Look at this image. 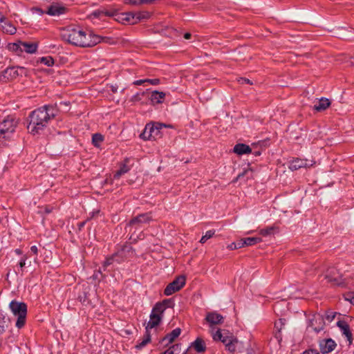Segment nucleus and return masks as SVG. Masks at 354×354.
<instances>
[{
	"instance_id": "nucleus-43",
	"label": "nucleus",
	"mask_w": 354,
	"mask_h": 354,
	"mask_svg": "<svg viewBox=\"0 0 354 354\" xmlns=\"http://www.w3.org/2000/svg\"><path fill=\"white\" fill-rule=\"evenodd\" d=\"M31 11L32 12V13H36L39 15H42L43 14L46 13V12H44V10H42L41 8H39L38 7L32 8L31 9Z\"/></svg>"
},
{
	"instance_id": "nucleus-3",
	"label": "nucleus",
	"mask_w": 354,
	"mask_h": 354,
	"mask_svg": "<svg viewBox=\"0 0 354 354\" xmlns=\"http://www.w3.org/2000/svg\"><path fill=\"white\" fill-rule=\"evenodd\" d=\"M9 307L12 314L17 317L16 326L21 328L26 324L27 305L24 302L13 300L10 303Z\"/></svg>"
},
{
	"instance_id": "nucleus-50",
	"label": "nucleus",
	"mask_w": 354,
	"mask_h": 354,
	"mask_svg": "<svg viewBox=\"0 0 354 354\" xmlns=\"http://www.w3.org/2000/svg\"><path fill=\"white\" fill-rule=\"evenodd\" d=\"M30 251H31V252H32L34 254H37V252H38L37 247L36 245H32V246L30 248Z\"/></svg>"
},
{
	"instance_id": "nucleus-9",
	"label": "nucleus",
	"mask_w": 354,
	"mask_h": 354,
	"mask_svg": "<svg viewBox=\"0 0 354 354\" xmlns=\"http://www.w3.org/2000/svg\"><path fill=\"white\" fill-rule=\"evenodd\" d=\"M319 349L322 354H327L333 351L337 344L331 338L324 339L319 341Z\"/></svg>"
},
{
	"instance_id": "nucleus-2",
	"label": "nucleus",
	"mask_w": 354,
	"mask_h": 354,
	"mask_svg": "<svg viewBox=\"0 0 354 354\" xmlns=\"http://www.w3.org/2000/svg\"><path fill=\"white\" fill-rule=\"evenodd\" d=\"M62 37L68 43L82 48L93 47L100 43L102 40L98 35L92 33L86 34L82 30L73 28L64 29L62 32Z\"/></svg>"
},
{
	"instance_id": "nucleus-31",
	"label": "nucleus",
	"mask_w": 354,
	"mask_h": 354,
	"mask_svg": "<svg viewBox=\"0 0 354 354\" xmlns=\"http://www.w3.org/2000/svg\"><path fill=\"white\" fill-rule=\"evenodd\" d=\"M261 241L260 237H248L244 239V243L245 246L254 245Z\"/></svg>"
},
{
	"instance_id": "nucleus-27",
	"label": "nucleus",
	"mask_w": 354,
	"mask_h": 354,
	"mask_svg": "<svg viewBox=\"0 0 354 354\" xmlns=\"http://www.w3.org/2000/svg\"><path fill=\"white\" fill-rule=\"evenodd\" d=\"M151 341L150 332L146 330L145 335L142 341L136 344V348L137 349H142Z\"/></svg>"
},
{
	"instance_id": "nucleus-19",
	"label": "nucleus",
	"mask_w": 354,
	"mask_h": 354,
	"mask_svg": "<svg viewBox=\"0 0 354 354\" xmlns=\"http://www.w3.org/2000/svg\"><path fill=\"white\" fill-rule=\"evenodd\" d=\"M3 23V24L1 25V28L3 32L9 35H14L16 33L17 28L12 24L5 20Z\"/></svg>"
},
{
	"instance_id": "nucleus-15",
	"label": "nucleus",
	"mask_w": 354,
	"mask_h": 354,
	"mask_svg": "<svg viewBox=\"0 0 354 354\" xmlns=\"http://www.w3.org/2000/svg\"><path fill=\"white\" fill-rule=\"evenodd\" d=\"M149 317V321L145 328L146 330L148 332H150L151 329L158 326L162 319V317L152 312L151 313Z\"/></svg>"
},
{
	"instance_id": "nucleus-10",
	"label": "nucleus",
	"mask_w": 354,
	"mask_h": 354,
	"mask_svg": "<svg viewBox=\"0 0 354 354\" xmlns=\"http://www.w3.org/2000/svg\"><path fill=\"white\" fill-rule=\"evenodd\" d=\"M205 320L211 328L214 329V325L221 324L223 322L224 317L216 312H209L207 314Z\"/></svg>"
},
{
	"instance_id": "nucleus-20",
	"label": "nucleus",
	"mask_w": 354,
	"mask_h": 354,
	"mask_svg": "<svg viewBox=\"0 0 354 354\" xmlns=\"http://www.w3.org/2000/svg\"><path fill=\"white\" fill-rule=\"evenodd\" d=\"M22 52L25 51L28 53H35L37 50V43L24 42L21 41Z\"/></svg>"
},
{
	"instance_id": "nucleus-25",
	"label": "nucleus",
	"mask_w": 354,
	"mask_h": 354,
	"mask_svg": "<svg viewBox=\"0 0 354 354\" xmlns=\"http://www.w3.org/2000/svg\"><path fill=\"white\" fill-rule=\"evenodd\" d=\"M232 335H225L223 333L221 330H216L215 333H212V337L215 341H221L223 342V339H230V337H232Z\"/></svg>"
},
{
	"instance_id": "nucleus-11",
	"label": "nucleus",
	"mask_w": 354,
	"mask_h": 354,
	"mask_svg": "<svg viewBox=\"0 0 354 354\" xmlns=\"http://www.w3.org/2000/svg\"><path fill=\"white\" fill-rule=\"evenodd\" d=\"M314 164L315 162L312 160L296 158L290 162L289 168L291 170H297L300 168L311 167Z\"/></svg>"
},
{
	"instance_id": "nucleus-21",
	"label": "nucleus",
	"mask_w": 354,
	"mask_h": 354,
	"mask_svg": "<svg viewBox=\"0 0 354 354\" xmlns=\"http://www.w3.org/2000/svg\"><path fill=\"white\" fill-rule=\"evenodd\" d=\"M251 148L245 144H237L234 147V152L238 155L250 153Z\"/></svg>"
},
{
	"instance_id": "nucleus-58",
	"label": "nucleus",
	"mask_w": 354,
	"mask_h": 354,
	"mask_svg": "<svg viewBox=\"0 0 354 354\" xmlns=\"http://www.w3.org/2000/svg\"><path fill=\"white\" fill-rule=\"evenodd\" d=\"M111 91L113 92V93H116L117 92V87L114 86H111Z\"/></svg>"
},
{
	"instance_id": "nucleus-39",
	"label": "nucleus",
	"mask_w": 354,
	"mask_h": 354,
	"mask_svg": "<svg viewBox=\"0 0 354 354\" xmlns=\"http://www.w3.org/2000/svg\"><path fill=\"white\" fill-rule=\"evenodd\" d=\"M149 17L148 12H136V20H137V23L141 19H146Z\"/></svg>"
},
{
	"instance_id": "nucleus-28",
	"label": "nucleus",
	"mask_w": 354,
	"mask_h": 354,
	"mask_svg": "<svg viewBox=\"0 0 354 354\" xmlns=\"http://www.w3.org/2000/svg\"><path fill=\"white\" fill-rule=\"evenodd\" d=\"M123 18L122 20L126 21L130 24H136L137 20H136V13L134 12H127L122 14Z\"/></svg>"
},
{
	"instance_id": "nucleus-52",
	"label": "nucleus",
	"mask_w": 354,
	"mask_h": 354,
	"mask_svg": "<svg viewBox=\"0 0 354 354\" xmlns=\"http://www.w3.org/2000/svg\"><path fill=\"white\" fill-rule=\"evenodd\" d=\"M236 243H232L230 245H228V248L231 250H236Z\"/></svg>"
},
{
	"instance_id": "nucleus-38",
	"label": "nucleus",
	"mask_w": 354,
	"mask_h": 354,
	"mask_svg": "<svg viewBox=\"0 0 354 354\" xmlns=\"http://www.w3.org/2000/svg\"><path fill=\"white\" fill-rule=\"evenodd\" d=\"M274 231V227H268L265 229H262L260 230V234L263 236H268L272 234Z\"/></svg>"
},
{
	"instance_id": "nucleus-6",
	"label": "nucleus",
	"mask_w": 354,
	"mask_h": 354,
	"mask_svg": "<svg viewBox=\"0 0 354 354\" xmlns=\"http://www.w3.org/2000/svg\"><path fill=\"white\" fill-rule=\"evenodd\" d=\"M324 325L325 322L323 316L319 313H315L308 318L307 330L309 332L314 331L318 333L324 330Z\"/></svg>"
},
{
	"instance_id": "nucleus-35",
	"label": "nucleus",
	"mask_w": 354,
	"mask_h": 354,
	"mask_svg": "<svg viewBox=\"0 0 354 354\" xmlns=\"http://www.w3.org/2000/svg\"><path fill=\"white\" fill-rule=\"evenodd\" d=\"M179 345L175 344L171 346L169 348L160 354H178L179 353Z\"/></svg>"
},
{
	"instance_id": "nucleus-49",
	"label": "nucleus",
	"mask_w": 354,
	"mask_h": 354,
	"mask_svg": "<svg viewBox=\"0 0 354 354\" xmlns=\"http://www.w3.org/2000/svg\"><path fill=\"white\" fill-rule=\"evenodd\" d=\"M145 82H147L146 79H145V80H136V81L133 82V84L134 85H142V84H143Z\"/></svg>"
},
{
	"instance_id": "nucleus-1",
	"label": "nucleus",
	"mask_w": 354,
	"mask_h": 354,
	"mask_svg": "<svg viewBox=\"0 0 354 354\" xmlns=\"http://www.w3.org/2000/svg\"><path fill=\"white\" fill-rule=\"evenodd\" d=\"M57 113V110L51 105H45L32 111L28 125L29 132L33 135L39 133L47 126L49 120L55 117Z\"/></svg>"
},
{
	"instance_id": "nucleus-51",
	"label": "nucleus",
	"mask_w": 354,
	"mask_h": 354,
	"mask_svg": "<svg viewBox=\"0 0 354 354\" xmlns=\"http://www.w3.org/2000/svg\"><path fill=\"white\" fill-rule=\"evenodd\" d=\"M239 82H241V84H243V83L251 84L250 80L246 79V78H243V77L240 78Z\"/></svg>"
},
{
	"instance_id": "nucleus-46",
	"label": "nucleus",
	"mask_w": 354,
	"mask_h": 354,
	"mask_svg": "<svg viewBox=\"0 0 354 354\" xmlns=\"http://www.w3.org/2000/svg\"><path fill=\"white\" fill-rule=\"evenodd\" d=\"M236 249L241 248L243 247H245V243H244V239H241V240L236 242Z\"/></svg>"
},
{
	"instance_id": "nucleus-30",
	"label": "nucleus",
	"mask_w": 354,
	"mask_h": 354,
	"mask_svg": "<svg viewBox=\"0 0 354 354\" xmlns=\"http://www.w3.org/2000/svg\"><path fill=\"white\" fill-rule=\"evenodd\" d=\"M166 310L165 307H164L160 302H158L156 304V305L153 306L152 309V313H154L156 314H158V315L163 317V313L165 310Z\"/></svg>"
},
{
	"instance_id": "nucleus-13",
	"label": "nucleus",
	"mask_w": 354,
	"mask_h": 354,
	"mask_svg": "<svg viewBox=\"0 0 354 354\" xmlns=\"http://www.w3.org/2000/svg\"><path fill=\"white\" fill-rule=\"evenodd\" d=\"M66 11V7L59 3H53L48 6L46 13L50 16L58 17L61 15L64 14Z\"/></svg>"
},
{
	"instance_id": "nucleus-23",
	"label": "nucleus",
	"mask_w": 354,
	"mask_h": 354,
	"mask_svg": "<svg viewBox=\"0 0 354 354\" xmlns=\"http://www.w3.org/2000/svg\"><path fill=\"white\" fill-rule=\"evenodd\" d=\"M238 342L237 339L232 336L230 337V339H223V343L225 345L226 348L231 353H233L236 350V344Z\"/></svg>"
},
{
	"instance_id": "nucleus-34",
	"label": "nucleus",
	"mask_w": 354,
	"mask_h": 354,
	"mask_svg": "<svg viewBox=\"0 0 354 354\" xmlns=\"http://www.w3.org/2000/svg\"><path fill=\"white\" fill-rule=\"evenodd\" d=\"M102 141L103 136L100 133H95L92 137V142L95 147H99Z\"/></svg>"
},
{
	"instance_id": "nucleus-63",
	"label": "nucleus",
	"mask_w": 354,
	"mask_h": 354,
	"mask_svg": "<svg viewBox=\"0 0 354 354\" xmlns=\"http://www.w3.org/2000/svg\"><path fill=\"white\" fill-rule=\"evenodd\" d=\"M93 277H94L95 278H97V274H94V275H93Z\"/></svg>"
},
{
	"instance_id": "nucleus-54",
	"label": "nucleus",
	"mask_w": 354,
	"mask_h": 354,
	"mask_svg": "<svg viewBox=\"0 0 354 354\" xmlns=\"http://www.w3.org/2000/svg\"><path fill=\"white\" fill-rule=\"evenodd\" d=\"M191 37H192V35L189 32H187L184 35V38L185 39H189L191 38Z\"/></svg>"
},
{
	"instance_id": "nucleus-47",
	"label": "nucleus",
	"mask_w": 354,
	"mask_h": 354,
	"mask_svg": "<svg viewBox=\"0 0 354 354\" xmlns=\"http://www.w3.org/2000/svg\"><path fill=\"white\" fill-rule=\"evenodd\" d=\"M303 354H319V353L315 349H310L304 351Z\"/></svg>"
},
{
	"instance_id": "nucleus-12",
	"label": "nucleus",
	"mask_w": 354,
	"mask_h": 354,
	"mask_svg": "<svg viewBox=\"0 0 354 354\" xmlns=\"http://www.w3.org/2000/svg\"><path fill=\"white\" fill-rule=\"evenodd\" d=\"M159 129L153 125L147 124L143 132L140 135V137L143 140H150L155 138L156 136L158 133Z\"/></svg>"
},
{
	"instance_id": "nucleus-45",
	"label": "nucleus",
	"mask_w": 354,
	"mask_h": 354,
	"mask_svg": "<svg viewBox=\"0 0 354 354\" xmlns=\"http://www.w3.org/2000/svg\"><path fill=\"white\" fill-rule=\"evenodd\" d=\"M147 82L152 84V85H158L160 84V80L159 79H146Z\"/></svg>"
},
{
	"instance_id": "nucleus-7",
	"label": "nucleus",
	"mask_w": 354,
	"mask_h": 354,
	"mask_svg": "<svg viewBox=\"0 0 354 354\" xmlns=\"http://www.w3.org/2000/svg\"><path fill=\"white\" fill-rule=\"evenodd\" d=\"M185 276L177 277L172 282L169 283L165 288L164 294L167 296L171 295L176 292L180 290L185 284Z\"/></svg>"
},
{
	"instance_id": "nucleus-41",
	"label": "nucleus",
	"mask_w": 354,
	"mask_h": 354,
	"mask_svg": "<svg viewBox=\"0 0 354 354\" xmlns=\"http://www.w3.org/2000/svg\"><path fill=\"white\" fill-rule=\"evenodd\" d=\"M5 73L6 74H9L10 76H12V77H15L17 76L18 74H17V71L15 69V68H7L6 71H5Z\"/></svg>"
},
{
	"instance_id": "nucleus-53",
	"label": "nucleus",
	"mask_w": 354,
	"mask_h": 354,
	"mask_svg": "<svg viewBox=\"0 0 354 354\" xmlns=\"http://www.w3.org/2000/svg\"><path fill=\"white\" fill-rule=\"evenodd\" d=\"M281 331H277L275 334V337L277 339H278L279 341H280L281 339Z\"/></svg>"
},
{
	"instance_id": "nucleus-61",
	"label": "nucleus",
	"mask_w": 354,
	"mask_h": 354,
	"mask_svg": "<svg viewBox=\"0 0 354 354\" xmlns=\"http://www.w3.org/2000/svg\"><path fill=\"white\" fill-rule=\"evenodd\" d=\"M106 15H109V16L113 15V14H111L109 12H106Z\"/></svg>"
},
{
	"instance_id": "nucleus-57",
	"label": "nucleus",
	"mask_w": 354,
	"mask_h": 354,
	"mask_svg": "<svg viewBox=\"0 0 354 354\" xmlns=\"http://www.w3.org/2000/svg\"><path fill=\"white\" fill-rule=\"evenodd\" d=\"M100 212L99 210L93 211L91 213V217H94L95 214H98Z\"/></svg>"
},
{
	"instance_id": "nucleus-40",
	"label": "nucleus",
	"mask_w": 354,
	"mask_h": 354,
	"mask_svg": "<svg viewBox=\"0 0 354 354\" xmlns=\"http://www.w3.org/2000/svg\"><path fill=\"white\" fill-rule=\"evenodd\" d=\"M147 92V91H143L141 93H136V95L132 96L131 100L132 102H139V101H140L141 99H142V96H144L146 94Z\"/></svg>"
},
{
	"instance_id": "nucleus-60",
	"label": "nucleus",
	"mask_w": 354,
	"mask_h": 354,
	"mask_svg": "<svg viewBox=\"0 0 354 354\" xmlns=\"http://www.w3.org/2000/svg\"><path fill=\"white\" fill-rule=\"evenodd\" d=\"M100 12H98V13H97L96 12H93V15H95V17H99V16H100Z\"/></svg>"
},
{
	"instance_id": "nucleus-14",
	"label": "nucleus",
	"mask_w": 354,
	"mask_h": 354,
	"mask_svg": "<svg viewBox=\"0 0 354 354\" xmlns=\"http://www.w3.org/2000/svg\"><path fill=\"white\" fill-rule=\"evenodd\" d=\"M166 93L162 91H153L151 92L149 100L152 105L161 104L164 102Z\"/></svg>"
},
{
	"instance_id": "nucleus-62",
	"label": "nucleus",
	"mask_w": 354,
	"mask_h": 354,
	"mask_svg": "<svg viewBox=\"0 0 354 354\" xmlns=\"http://www.w3.org/2000/svg\"><path fill=\"white\" fill-rule=\"evenodd\" d=\"M65 104L66 106L68 105V104L66 102H64V103L60 102V104Z\"/></svg>"
},
{
	"instance_id": "nucleus-32",
	"label": "nucleus",
	"mask_w": 354,
	"mask_h": 354,
	"mask_svg": "<svg viewBox=\"0 0 354 354\" xmlns=\"http://www.w3.org/2000/svg\"><path fill=\"white\" fill-rule=\"evenodd\" d=\"M8 327V323L5 316L0 313V334L3 333Z\"/></svg>"
},
{
	"instance_id": "nucleus-42",
	"label": "nucleus",
	"mask_w": 354,
	"mask_h": 354,
	"mask_svg": "<svg viewBox=\"0 0 354 354\" xmlns=\"http://www.w3.org/2000/svg\"><path fill=\"white\" fill-rule=\"evenodd\" d=\"M284 325V323L281 319L279 320V322H275L274 327L277 330V331H281L282 329V326Z\"/></svg>"
},
{
	"instance_id": "nucleus-59",
	"label": "nucleus",
	"mask_w": 354,
	"mask_h": 354,
	"mask_svg": "<svg viewBox=\"0 0 354 354\" xmlns=\"http://www.w3.org/2000/svg\"><path fill=\"white\" fill-rule=\"evenodd\" d=\"M15 252H16L17 254H21V250H20L19 249H17V250H15Z\"/></svg>"
},
{
	"instance_id": "nucleus-29",
	"label": "nucleus",
	"mask_w": 354,
	"mask_h": 354,
	"mask_svg": "<svg viewBox=\"0 0 354 354\" xmlns=\"http://www.w3.org/2000/svg\"><path fill=\"white\" fill-rule=\"evenodd\" d=\"M129 167H128L125 163L123 164L120 167V169L118 171H117L116 173L114 174V179H119L122 175L127 173L129 171Z\"/></svg>"
},
{
	"instance_id": "nucleus-17",
	"label": "nucleus",
	"mask_w": 354,
	"mask_h": 354,
	"mask_svg": "<svg viewBox=\"0 0 354 354\" xmlns=\"http://www.w3.org/2000/svg\"><path fill=\"white\" fill-rule=\"evenodd\" d=\"M181 333V330L180 328H176L174 329L171 333H168L165 335L162 339L161 342H166L165 346H168L169 344L172 343L180 335Z\"/></svg>"
},
{
	"instance_id": "nucleus-16",
	"label": "nucleus",
	"mask_w": 354,
	"mask_h": 354,
	"mask_svg": "<svg viewBox=\"0 0 354 354\" xmlns=\"http://www.w3.org/2000/svg\"><path fill=\"white\" fill-rule=\"evenodd\" d=\"M337 326L339 328L341 332L345 335L349 344L352 342V333L350 330L349 325L345 321H339L337 322Z\"/></svg>"
},
{
	"instance_id": "nucleus-18",
	"label": "nucleus",
	"mask_w": 354,
	"mask_h": 354,
	"mask_svg": "<svg viewBox=\"0 0 354 354\" xmlns=\"http://www.w3.org/2000/svg\"><path fill=\"white\" fill-rule=\"evenodd\" d=\"M152 218L150 213L140 214L131 220L129 225H133L136 223H147L151 221Z\"/></svg>"
},
{
	"instance_id": "nucleus-4",
	"label": "nucleus",
	"mask_w": 354,
	"mask_h": 354,
	"mask_svg": "<svg viewBox=\"0 0 354 354\" xmlns=\"http://www.w3.org/2000/svg\"><path fill=\"white\" fill-rule=\"evenodd\" d=\"M133 255L134 251L132 247L130 245H124L115 254L106 259L104 263V267L106 268L111 265L113 261L120 263Z\"/></svg>"
},
{
	"instance_id": "nucleus-37",
	"label": "nucleus",
	"mask_w": 354,
	"mask_h": 354,
	"mask_svg": "<svg viewBox=\"0 0 354 354\" xmlns=\"http://www.w3.org/2000/svg\"><path fill=\"white\" fill-rule=\"evenodd\" d=\"M160 303L166 309L174 306V301L172 299H165L160 301Z\"/></svg>"
},
{
	"instance_id": "nucleus-48",
	"label": "nucleus",
	"mask_w": 354,
	"mask_h": 354,
	"mask_svg": "<svg viewBox=\"0 0 354 354\" xmlns=\"http://www.w3.org/2000/svg\"><path fill=\"white\" fill-rule=\"evenodd\" d=\"M26 257H24L19 263L21 268H23L26 265Z\"/></svg>"
},
{
	"instance_id": "nucleus-22",
	"label": "nucleus",
	"mask_w": 354,
	"mask_h": 354,
	"mask_svg": "<svg viewBox=\"0 0 354 354\" xmlns=\"http://www.w3.org/2000/svg\"><path fill=\"white\" fill-rule=\"evenodd\" d=\"M330 104V102L327 98H322L320 100L314 105V109L317 111L326 110Z\"/></svg>"
},
{
	"instance_id": "nucleus-26",
	"label": "nucleus",
	"mask_w": 354,
	"mask_h": 354,
	"mask_svg": "<svg viewBox=\"0 0 354 354\" xmlns=\"http://www.w3.org/2000/svg\"><path fill=\"white\" fill-rule=\"evenodd\" d=\"M9 50L16 53L17 55H20L22 53L21 41L17 43H10L8 45Z\"/></svg>"
},
{
	"instance_id": "nucleus-36",
	"label": "nucleus",
	"mask_w": 354,
	"mask_h": 354,
	"mask_svg": "<svg viewBox=\"0 0 354 354\" xmlns=\"http://www.w3.org/2000/svg\"><path fill=\"white\" fill-rule=\"evenodd\" d=\"M215 234L214 230H208L205 232V234L203 236L200 240L201 243H205L209 239L212 238Z\"/></svg>"
},
{
	"instance_id": "nucleus-55",
	"label": "nucleus",
	"mask_w": 354,
	"mask_h": 354,
	"mask_svg": "<svg viewBox=\"0 0 354 354\" xmlns=\"http://www.w3.org/2000/svg\"><path fill=\"white\" fill-rule=\"evenodd\" d=\"M4 20H5L4 15L1 12H0V24L3 22Z\"/></svg>"
},
{
	"instance_id": "nucleus-56",
	"label": "nucleus",
	"mask_w": 354,
	"mask_h": 354,
	"mask_svg": "<svg viewBox=\"0 0 354 354\" xmlns=\"http://www.w3.org/2000/svg\"><path fill=\"white\" fill-rule=\"evenodd\" d=\"M347 299L349 300L351 304H354V295Z\"/></svg>"
},
{
	"instance_id": "nucleus-8",
	"label": "nucleus",
	"mask_w": 354,
	"mask_h": 354,
	"mask_svg": "<svg viewBox=\"0 0 354 354\" xmlns=\"http://www.w3.org/2000/svg\"><path fill=\"white\" fill-rule=\"evenodd\" d=\"M325 278L328 282L335 285H340L342 282V276L335 268H330L327 270Z\"/></svg>"
},
{
	"instance_id": "nucleus-44",
	"label": "nucleus",
	"mask_w": 354,
	"mask_h": 354,
	"mask_svg": "<svg viewBox=\"0 0 354 354\" xmlns=\"http://www.w3.org/2000/svg\"><path fill=\"white\" fill-rule=\"evenodd\" d=\"M248 173H252L251 171L250 170H244L242 173H240L237 177L236 178V179L234 180V182H236L239 179H241L242 177H243L245 175H248Z\"/></svg>"
},
{
	"instance_id": "nucleus-24",
	"label": "nucleus",
	"mask_w": 354,
	"mask_h": 354,
	"mask_svg": "<svg viewBox=\"0 0 354 354\" xmlns=\"http://www.w3.org/2000/svg\"><path fill=\"white\" fill-rule=\"evenodd\" d=\"M192 346L198 353H203L206 350L205 344L201 338H197Z\"/></svg>"
},
{
	"instance_id": "nucleus-33",
	"label": "nucleus",
	"mask_w": 354,
	"mask_h": 354,
	"mask_svg": "<svg viewBox=\"0 0 354 354\" xmlns=\"http://www.w3.org/2000/svg\"><path fill=\"white\" fill-rule=\"evenodd\" d=\"M39 62L47 66H51L54 64V59L50 56L43 57L39 58Z\"/></svg>"
},
{
	"instance_id": "nucleus-5",
	"label": "nucleus",
	"mask_w": 354,
	"mask_h": 354,
	"mask_svg": "<svg viewBox=\"0 0 354 354\" xmlns=\"http://www.w3.org/2000/svg\"><path fill=\"white\" fill-rule=\"evenodd\" d=\"M17 125V121L13 115L5 117L0 121V139H8Z\"/></svg>"
}]
</instances>
